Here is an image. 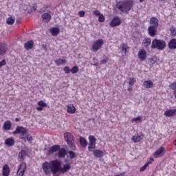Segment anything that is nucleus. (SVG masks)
<instances>
[{"instance_id":"nucleus-1","label":"nucleus","mask_w":176,"mask_h":176,"mask_svg":"<svg viewBox=\"0 0 176 176\" xmlns=\"http://www.w3.org/2000/svg\"><path fill=\"white\" fill-rule=\"evenodd\" d=\"M72 163H67L61 167V162L54 160L50 162H45L42 165L43 171H44L46 175H50V174H53V176H58L57 173H60L62 174H65L71 170Z\"/></svg>"},{"instance_id":"nucleus-2","label":"nucleus","mask_w":176,"mask_h":176,"mask_svg":"<svg viewBox=\"0 0 176 176\" xmlns=\"http://www.w3.org/2000/svg\"><path fill=\"white\" fill-rule=\"evenodd\" d=\"M116 8L123 13H127V12H130V10H131V8H133V1L126 0L120 1L117 3Z\"/></svg>"},{"instance_id":"nucleus-3","label":"nucleus","mask_w":176,"mask_h":176,"mask_svg":"<svg viewBox=\"0 0 176 176\" xmlns=\"http://www.w3.org/2000/svg\"><path fill=\"white\" fill-rule=\"evenodd\" d=\"M167 44L164 40L154 38L151 43V49H157V50H164Z\"/></svg>"},{"instance_id":"nucleus-4","label":"nucleus","mask_w":176,"mask_h":176,"mask_svg":"<svg viewBox=\"0 0 176 176\" xmlns=\"http://www.w3.org/2000/svg\"><path fill=\"white\" fill-rule=\"evenodd\" d=\"M65 140L72 151H76V146H75V138L72 133L67 132L65 133Z\"/></svg>"},{"instance_id":"nucleus-5","label":"nucleus","mask_w":176,"mask_h":176,"mask_svg":"<svg viewBox=\"0 0 176 176\" xmlns=\"http://www.w3.org/2000/svg\"><path fill=\"white\" fill-rule=\"evenodd\" d=\"M13 134H21V140H23L24 142H27V138L30 137L27 129L24 126H17L16 130L12 132Z\"/></svg>"},{"instance_id":"nucleus-6","label":"nucleus","mask_w":176,"mask_h":176,"mask_svg":"<svg viewBox=\"0 0 176 176\" xmlns=\"http://www.w3.org/2000/svg\"><path fill=\"white\" fill-rule=\"evenodd\" d=\"M104 45V40L98 39L92 45V50L94 52H98L101 49V47Z\"/></svg>"},{"instance_id":"nucleus-7","label":"nucleus","mask_w":176,"mask_h":176,"mask_svg":"<svg viewBox=\"0 0 176 176\" xmlns=\"http://www.w3.org/2000/svg\"><path fill=\"white\" fill-rule=\"evenodd\" d=\"M27 169V164L25 162H22L19 167V169L16 172V175L17 176H23L24 175V173H25V170Z\"/></svg>"},{"instance_id":"nucleus-8","label":"nucleus","mask_w":176,"mask_h":176,"mask_svg":"<svg viewBox=\"0 0 176 176\" xmlns=\"http://www.w3.org/2000/svg\"><path fill=\"white\" fill-rule=\"evenodd\" d=\"M52 12L49 11L48 12L44 13L41 16L42 21L43 23H45V24L47 23H50V21L52 20Z\"/></svg>"},{"instance_id":"nucleus-9","label":"nucleus","mask_w":176,"mask_h":176,"mask_svg":"<svg viewBox=\"0 0 176 176\" xmlns=\"http://www.w3.org/2000/svg\"><path fill=\"white\" fill-rule=\"evenodd\" d=\"M89 147H88V151L89 152H91V149H94L96 148V137L94 136H89Z\"/></svg>"},{"instance_id":"nucleus-10","label":"nucleus","mask_w":176,"mask_h":176,"mask_svg":"<svg viewBox=\"0 0 176 176\" xmlns=\"http://www.w3.org/2000/svg\"><path fill=\"white\" fill-rule=\"evenodd\" d=\"M121 23H122V20H120L119 17H114L112 19V21L110 22L109 25L110 27L113 28V27H118V25H120Z\"/></svg>"},{"instance_id":"nucleus-11","label":"nucleus","mask_w":176,"mask_h":176,"mask_svg":"<svg viewBox=\"0 0 176 176\" xmlns=\"http://www.w3.org/2000/svg\"><path fill=\"white\" fill-rule=\"evenodd\" d=\"M138 56L140 61H145L146 60V51L144 49L140 50Z\"/></svg>"},{"instance_id":"nucleus-12","label":"nucleus","mask_w":176,"mask_h":176,"mask_svg":"<svg viewBox=\"0 0 176 176\" xmlns=\"http://www.w3.org/2000/svg\"><path fill=\"white\" fill-rule=\"evenodd\" d=\"M164 151H166V149L164 148V147H160L153 155V157H155V159H157V157H162V156H163V155H164Z\"/></svg>"},{"instance_id":"nucleus-13","label":"nucleus","mask_w":176,"mask_h":176,"mask_svg":"<svg viewBox=\"0 0 176 176\" xmlns=\"http://www.w3.org/2000/svg\"><path fill=\"white\" fill-rule=\"evenodd\" d=\"M148 32L150 36H155L157 34V28H154L153 26H149L148 28Z\"/></svg>"},{"instance_id":"nucleus-14","label":"nucleus","mask_w":176,"mask_h":176,"mask_svg":"<svg viewBox=\"0 0 176 176\" xmlns=\"http://www.w3.org/2000/svg\"><path fill=\"white\" fill-rule=\"evenodd\" d=\"M25 157H27V152L25 150H22L19 153L18 160L19 162H24Z\"/></svg>"},{"instance_id":"nucleus-15","label":"nucleus","mask_w":176,"mask_h":176,"mask_svg":"<svg viewBox=\"0 0 176 176\" xmlns=\"http://www.w3.org/2000/svg\"><path fill=\"white\" fill-rule=\"evenodd\" d=\"M150 27H154L155 28H157L159 27V19L156 17H153L150 19Z\"/></svg>"},{"instance_id":"nucleus-16","label":"nucleus","mask_w":176,"mask_h":176,"mask_svg":"<svg viewBox=\"0 0 176 176\" xmlns=\"http://www.w3.org/2000/svg\"><path fill=\"white\" fill-rule=\"evenodd\" d=\"M6 50H8V46L6 44L0 43V57L6 53Z\"/></svg>"},{"instance_id":"nucleus-17","label":"nucleus","mask_w":176,"mask_h":176,"mask_svg":"<svg viewBox=\"0 0 176 176\" xmlns=\"http://www.w3.org/2000/svg\"><path fill=\"white\" fill-rule=\"evenodd\" d=\"M168 47L170 50H175L176 49V38H172L168 44Z\"/></svg>"},{"instance_id":"nucleus-18","label":"nucleus","mask_w":176,"mask_h":176,"mask_svg":"<svg viewBox=\"0 0 176 176\" xmlns=\"http://www.w3.org/2000/svg\"><path fill=\"white\" fill-rule=\"evenodd\" d=\"M66 155H67V150H65V148H61V147H60V149L58 150V156L59 159H64Z\"/></svg>"},{"instance_id":"nucleus-19","label":"nucleus","mask_w":176,"mask_h":176,"mask_svg":"<svg viewBox=\"0 0 176 176\" xmlns=\"http://www.w3.org/2000/svg\"><path fill=\"white\" fill-rule=\"evenodd\" d=\"M26 50H31L34 48V41H29L24 44Z\"/></svg>"},{"instance_id":"nucleus-20","label":"nucleus","mask_w":176,"mask_h":176,"mask_svg":"<svg viewBox=\"0 0 176 176\" xmlns=\"http://www.w3.org/2000/svg\"><path fill=\"white\" fill-rule=\"evenodd\" d=\"M176 109H170L164 112V116L167 118H171V116H175Z\"/></svg>"},{"instance_id":"nucleus-21","label":"nucleus","mask_w":176,"mask_h":176,"mask_svg":"<svg viewBox=\"0 0 176 176\" xmlns=\"http://www.w3.org/2000/svg\"><path fill=\"white\" fill-rule=\"evenodd\" d=\"M60 149V145H54L50 148L48 155H52L54 152H57Z\"/></svg>"},{"instance_id":"nucleus-22","label":"nucleus","mask_w":176,"mask_h":176,"mask_svg":"<svg viewBox=\"0 0 176 176\" xmlns=\"http://www.w3.org/2000/svg\"><path fill=\"white\" fill-rule=\"evenodd\" d=\"M14 139L13 138H7L5 140V145H7V146H13L14 145Z\"/></svg>"},{"instance_id":"nucleus-23","label":"nucleus","mask_w":176,"mask_h":176,"mask_svg":"<svg viewBox=\"0 0 176 176\" xmlns=\"http://www.w3.org/2000/svg\"><path fill=\"white\" fill-rule=\"evenodd\" d=\"M10 173V168H9V165L5 164L3 167V175L9 176Z\"/></svg>"},{"instance_id":"nucleus-24","label":"nucleus","mask_w":176,"mask_h":176,"mask_svg":"<svg viewBox=\"0 0 176 176\" xmlns=\"http://www.w3.org/2000/svg\"><path fill=\"white\" fill-rule=\"evenodd\" d=\"M50 32L53 36H57L60 34V29L58 28H52L50 29Z\"/></svg>"},{"instance_id":"nucleus-25","label":"nucleus","mask_w":176,"mask_h":176,"mask_svg":"<svg viewBox=\"0 0 176 176\" xmlns=\"http://www.w3.org/2000/svg\"><path fill=\"white\" fill-rule=\"evenodd\" d=\"M93 153L95 157H102L104 156V151L101 150H94Z\"/></svg>"},{"instance_id":"nucleus-26","label":"nucleus","mask_w":176,"mask_h":176,"mask_svg":"<svg viewBox=\"0 0 176 176\" xmlns=\"http://www.w3.org/2000/svg\"><path fill=\"white\" fill-rule=\"evenodd\" d=\"M120 49H121V52H122V53H124V54H126V53L129 52V45L126 43H122L120 45Z\"/></svg>"},{"instance_id":"nucleus-27","label":"nucleus","mask_w":176,"mask_h":176,"mask_svg":"<svg viewBox=\"0 0 176 176\" xmlns=\"http://www.w3.org/2000/svg\"><path fill=\"white\" fill-rule=\"evenodd\" d=\"M143 86L146 89H151V87H153V82H151V80H146L143 82Z\"/></svg>"},{"instance_id":"nucleus-28","label":"nucleus","mask_w":176,"mask_h":176,"mask_svg":"<svg viewBox=\"0 0 176 176\" xmlns=\"http://www.w3.org/2000/svg\"><path fill=\"white\" fill-rule=\"evenodd\" d=\"M67 112L69 113H75L76 112V109L74 104H68L67 106Z\"/></svg>"},{"instance_id":"nucleus-29","label":"nucleus","mask_w":176,"mask_h":176,"mask_svg":"<svg viewBox=\"0 0 176 176\" xmlns=\"http://www.w3.org/2000/svg\"><path fill=\"white\" fill-rule=\"evenodd\" d=\"M152 42V40H151V38H145L143 40V45L145 47H148L151 45V43Z\"/></svg>"},{"instance_id":"nucleus-30","label":"nucleus","mask_w":176,"mask_h":176,"mask_svg":"<svg viewBox=\"0 0 176 176\" xmlns=\"http://www.w3.org/2000/svg\"><path fill=\"white\" fill-rule=\"evenodd\" d=\"M144 136L142 135H137V136H133L132 137V141H133V142H135V144H137V142H140V140H142V138Z\"/></svg>"},{"instance_id":"nucleus-31","label":"nucleus","mask_w":176,"mask_h":176,"mask_svg":"<svg viewBox=\"0 0 176 176\" xmlns=\"http://www.w3.org/2000/svg\"><path fill=\"white\" fill-rule=\"evenodd\" d=\"M80 144L82 148H86V146H87V141L82 137L80 138Z\"/></svg>"},{"instance_id":"nucleus-32","label":"nucleus","mask_w":176,"mask_h":176,"mask_svg":"<svg viewBox=\"0 0 176 176\" xmlns=\"http://www.w3.org/2000/svg\"><path fill=\"white\" fill-rule=\"evenodd\" d=\"M10 127H12V122L10 121H6L3 124V129L5 130H10Z\"/></svg>"},{"instance_id":"nucleus-33","label":"nucleus","mask_w":176,"mask_h":176,"mask_svg":"<svg viewBox=\"0 0 176 176\" xmlns=\"http://www.w3.org/2000/svg\"><path fill=\"white\" fill-rule=\"evenodd\" d=\"M65 63H67V61H65V60L64 59H56L55 60V64H56V65H63V64H65Z\"/></svg>"},{"instance_id":"nucleus-34","label":"nucleus","mask_w":176,"mask_h":176,"mask_svg":"<svg viewBox=\"0 0 176 176\" xmlns=\"http://www.w3.org/2000/svg\"><path fill=\"white\" fill-rule=\"evenodd\" d=\"M6 23L7 24H8L9 25H13V24H14V18L10 16V17H8L7 19V21H6Z\"/></svg>"},{"instance_id":"nucleus-35","label":"nucleus","mask_w":176,"mask_h":176,"mask_svg":"<svg viewBox=\"0 0 176 176\" xmlns=\"http://www.w3.org/2000/svg\"><path fill=\"white\" fill-rule=\"evenodd\" d=\"M149 164H152V162L148 161L147 163H146L142 168H140L141 173L145 171L146 170L147 167L149 166Z\"/></svg>"},{"instance_id":"nucleus-36","label":"nucleus","mask_w":176,"mask_h":176,"mask_svg":"<svg viewBox=\"0 0 176 176\" xmlns=\"http://www.w3.org/2000/svg\"><path fill=\"white\" fill-rule=\"evenodd\" d=\"M70 72L72 74H78L79 72V67L78 66H74L70 69Z\"/></svg>"},{"instance_id":"nucleus-37","label":"nucleus","mask_w":176,"mask_h":176,"mask_svg":"<svg viewBox=\"0 0 176 176\" xmlns=\"http://www.w3.org/2000/svg\"><path fill=\"white\" fill-rule=\"evenodd\" d=\"M69 157L70 159H75L76 154L74 151H69Z\"/></svg>"},{"instance_id":"nucleus-38","label":"nucleus","mask_w":176,"mask_h":176,"mask_svg":"<svg viewBox=\"0 0 176 176\" xmlns=\"http://www.w3.org/2000/svg\"><path fill=\"white\" fill-rule=\"evenodd\" d=\"M135 82V78H129V87H133L134 86V83Z\"/></svg>"},{"instance_id":"nucleus-39","label":"nucleus","mask_w":176,"mask_h":176,"mask_svg":"<svg viewBox=\"0 0 176 176\" xmlns=\"http://www.w3.org/2000/svg\"><path fill=\"white\" fill-rule=\"evenodd\" d=\"M170 34L171 35H173V36H175L176 35V28L174 26H172L170 28Z\"/></svg>"},{"instance_id":"nucleus-40","label":"nucleus","mask_w":176,"mask_h":176,"mask_svg":"<svg viewBox=\"0 0 176 176\" xmlns=\"http://www.w3.org/2000/svg\"><path fill=\"white\" fill-rule=\"evenodd\" d=\"M98 21L99 23H104V21H105V16H104V14H102L99 16Z\"/></svg>"},{"instance_id":"nucleus-41","label":"nucleus","mask_w":176,"mask_h":176,"mask_svg":"<svg viewBox=\"0 0 176 176\" xmlns=\"http://www.w3.org/2000/svg\"><path fill=\"white\" fill-rule=\"evenodd\" d=\"M38 105L41 107H47V104L44 102L43 100H41L38 102Z\"/></svg>"},{"instance_id":"nucleus-42","label":"nucleus","mask_w":176,"mask_h":176,"mask_svg":"<svg viewBox=\"0 0 176 176\" xmlns=\"http://www.w3.org/2000/svg\"><path fill=\"white\" fill-rule=\"evenodd\" d=\"M141 120H142V116H138V117H137L135 118H133L132 120V122H141Z\"/></svg>"},{"instance_id":"nucleus-43","label":"nucleus","mask_w":176,"mask_h":176,"mask_svg":"<svg viewBox=\"0 0 176 176\" xmlns=\"http://www.w3.org/2000/svg\"><path fill=\"white\" fill-rule=\"evenodd\" d=\"M63 71H65V74H69L71 72V69H69V67L66 66L63 68Z\"/></svg>"},{"instance_id":"nucleus-44","label":"nucleus","mask_w":176,"mask_h":176,"mask_svg":"<svg viewBox=\"0 0 176 176\" xmlns=\"http://www.w3.org/2000/svg\"><path fill=\"white\" fill-rule=\"evenodd\" d=\"M169 87H170V89H171L172 90H175V89H176V82H175L170 84V85H169Z\"/></svg>"},{"instance_id":"nucleus-45","label":"nucleus","mask_w":176,"mask_h":176,"mask_svg":"<svg viewBox=\"0 0 176 176\" xmlns=\"http://www.w3.org/2000/svg\"><path fill=\"white\" fill-rule=\"evenodd\" d=\"M47 8H49V6H45L43 7V8L40 10L39 12H40V13H45V12H46V9H47Z\"/></svg>"},{"instance_id":"nucleus-46","label":"nucleus","mask_w":176,"mask_h":176,"mask_svg":"<svg viewBox=\"0 0 176 176\" xmlns=\"http://www.w3.org/2000/svg\"><path fill=\"white\" fill-rule=\"evenodd\" d=\"M108 57H105L104 59L101 60L100 61V64H107V63L108 62Z\"/></svg>"},{"instance_id":"nucleus-47","label":"nucleus","mask_w":176,"mask_h":176,"mask_svg":"<svg viewBox=\"0 0 176 176\" xmlns=\"http://www.w3.org/2000/svg\"><path fill=\"white\" fill-rule=\"evenodd\" d=\"M94 14H95V16H101L102 14L100 12V11L95 10L94 11Z\"/></svg>"},{"instance_id":"nucleus-48","label":"nucleus","mask_w":176,"mask_h":176,"mask_svg":"<svg viewBox=\"0 0 176 176\" xmlns=\"http://www.w3.org/2000/svg\"><path fill=\"white\" fill-rule=\"evenodd\" d=\"M3 65H6V60H3L1 62H0V68L1 67H3Z\"/></svg>"},{"instance_id":"nucleus-49","label":"nucleus","mask_w":176,"mask_h":176,"mask_svg":"<svg viewBox=\"0 0 176 176\" xmlns=\"http://www.w3.org/2000/svg\"><path fill=\"white\" fill-rule=\"evenodd\" d=\"M80 17H85V11H80L78 12Z\"/></svg>"},{"instance_id":"nucleus-50","label":"nucleus","mask_w":176,"mask_h":176,"mask_svg":"<svg viewBox=\"0 0 176 176\" xmlns=\"http://www.w3.org/2000/svg\"><path fill=\"white\" fill-rule=\"evenodd\" d=\"M27 141H28V142H30V144H31V142H32V136H28V138H26Z\"/></svg>"},{"instance_id":"nucleus-51","label":"nucleus","mask_w":176,"mask_h":176,"mask_svg":"<svg viewBox=\"0 0 176 176\" xmlns=\"http://www.w3.org/2000/svg\"><path fill=\"white\" fill-rule=\"evenodd\" d=\"M38 9V6L36 5H34L33 6L31 7V10H36Z\"/></svg>"},{"instance_id":"nucleus-52","label":"nucleus","mask_w":176,"mask_h":176,"mask_svg":"<svg viewBox=\"0 0 176 176\" xmlns=\"http://www.w3.org/2000/svg\"><path fill=\"white\" fill-rule=\"evenodd\" d=\"M36 110L37 111H43V107L40 106L39 107H36Z\"/></svg>"},{"instance_id":"nucleus-53","label":"nucleus","mask_w":176,"mask_h":176,"mask_svg":"<svg viewBox=\"0 0 176 176\" xmlns=\"http://www.w3.org/2000/svg\"><path fill=\"white\" fill-rule=\"evenodd\" d=\"M42 47L44 49V50H47V47H46V45H43Z\"/></svg>"},{"instance_id":"nucleus-54","label":"nucleus","mask_w":176,"mask_h":176,"mask_svg":"<svg viewBox=\"0 0 176 176\" xmlns=\"http://www.w3.org/2000/svg\"><path fill=\"white\" fill-rule=\"evenodd\" d=\"M128 91H131L133 90V87H129V88L127 89Z\"/></svg>"},{"instance_id":"nucleus-55","label":"nucleus","mask_w":176,"mask_h":176,"mask_svg":"<svg viewBox=\"0 0 176 176\" xmlns=\"http://www.w3.org/2000/svg\"><path fill=\"white\" fill-rule=\"evenodd\" d=\"M91 65H94V67H98V63H95V64H91Z\"/></svg>"},{"instance_id":"nucleus-56","label":"nucleus","mask_w":176,"mask_h":176,"mask_svg":"<svg viewBox=\"0 0 176 176\" xmlns=\"http://www.w3.org/2000/svg\"><path fill=\"white\" fill-rule=\"evenodd\" d=\"M153 160H154L153 158L151 157L149 162H151V163H152V162H153Z\"/></svg>"},{"instance_id":"nucleus-57","label":"nucleus","mask_w":176,"mask_h":176,"mask_svg":"<svg viewBox=\"0 0 176 176\" xmlns=\"http://www.w3.org/2000/svg\"><path fill=\"white\" fill-rule=\"evenodd\" d=\"M139 1H140V3H142V2H144V1H145V0H139Z\"/></svg>"},{"instance_id":"nucleus-58","label":"nucleus","mask_w":176,"mask_h":176,"mask_svg":"<svg viewBox=\"0 0 176 176\" xmlns=\"http://www.w3.org/2000/svg\"><path fill=\"white\" fill-rule=\"evenodd\" d=\"M19 118L15 119V122H19Z\"/></svg>"},{"instance_id":"nucleus-59","label":"nucleus","mask_w":176,"mask_h":176,"mask_svg":"<svg viewBox=\"0 0 176 176\" xmlns=\"http://www.w3.org/2000/svg\"><path fill=\"white\" fill-rule=\"evenodd\" d=\"M65 163H67V162H68V160H65Z\"/></svg>"},{"instance_id":"nucleus-60","label":"nucleus","mask_w":176,"mask_h":176,"mask_svg":"<svg viewBox=\"0 0 176 176\" xmlns=\"http://www.w3.org/2000/svg\"><path fill=\"white\" fill-rule=\"evenodd\" d=\"M160 1H166V0H160Z\"/></svg>"},{"instance_id":"nucleus-61","label":"nucleus","mask_w":176,"mask_h":176,"mask_svg":"<svg viewBox=\"0 0 176 176\" xmlns=\"http://www.w3.org/2000/svg\"><path fill=\"white\" fill-rule=\"evenodd\" d=\"M93 60H96V58H94Z\"/></svg>"},{"instance_id":"nucleus-62","label":"nucleus","mask_w":176,"mask_h":176,"mask_svg":"<svg viewBox=\"0 0 176 176\" xmlns=\"http://www.w3.org/2000/svg\"><path fill=\"white\" fill-rule=\"evenodd\" d=\"M46 149H47L46 148H44V151H46Z\"/></svg>"}]
</instances>
